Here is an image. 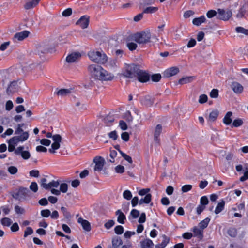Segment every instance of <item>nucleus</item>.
<instances>
[{
	"instance_id": "42",
	"label": "nucleus",
	"mask_w": 248,
	"mask_h": 248,
	"mask_svg": "<svg viewBox=\"0 0 248 248\" xmlns=\"http://www.w3.org/2000/svg\"><path fill=\"white\" fill-rule=\"evenodd\" d=\"M114 232L117 234H121L124 232V228L121 225L116 226L114 228Z\"/></svg>"
},
{
	"instance_id": "54",
	"label": "nucleus",
	"mask_w": 248,
	"mask_h": 248,
	"mask_svg": "<svg viewBox=\"0 0 248 248\" xmlns=\"http://www.w3.org/2000/svg\"><path fill=\"white\" fill-rule=\"evenodd\" d=\"M208 97L205 94H202L199 96V102L200 104H203L207 102Z\"/></svg>"
},
{
	"instance_id": "1",
	"label": "nucleus",
	"mask_w": 248,
	"mask_h": 248,
	"mask_svg": "<svg viewBox=\"0 0 248 248\" xmlns=\"http://www.w3.org/2000/svg\"><path fill=\"white\" fill-rule=\"evenodd\" d=\"M91 76L98 80L108 81L111 80L114 76L103 69L101 66L96 64H91L88 67Z\"/></svg>"
},
{
	"instance_id": "36",
	"label": "nucleus",
	"mask_w": 248,
	"mask_h": 248,
	"mask_svg": "<svg viewBox=\"0 0 248 248\" xmlns=\"http://www.w3.org/2000/svg\"><path fill=\"white\" fill-rule=\"evenodd\" d=\"M235 30L237 33L244 34L248 35V30L242 27H238L236 28Z\"/></svg>"
},
{
	"instance_id": "57",
	"label": "nucleus",
	"mask_w": 248,
	"mask_h": 248,
	"mask_svg": "<svg viewBox=\"0 0 248 248\" xmlns=\"http://www.w3.org/2000/svg\"><path fill=\"white\" fill-rule=\"evenodd\" d=\"M8 172L11 174H15L17 172V168L15 166H10L8 168Z\"/></svg>"
},
{
	"instance_id": "47",
	"label": "nucleus",
	"mask_w": 248,
	"mask_h": 248,
	"mask_svg": "<svg viewBox=\"0 0 248 248\" xmlns=\"http://www.w3.org/2000/svg\"><path fill=\"white\" fill-rule=\"evenodd\" d=\"M117 153L115 150H110L109 155L111 159L109 160V161L114 163L115 162L114 158L117 156Z\"/></svg>"
},
{
	"instance_id": "52",
	"label": "nucleus",
	"mask_w": 248,
	"mask_h": 248,
	"mask_svg": "<svg viewBox=\"0 0 248 248\" xmlns=\"http://www.w3.org/2000/svg\"><path fill=\"white\" fill-rule=\"evenodd\" d=\"M72 9L70 8H67V9L64 10L62 12V15L63 16L68 17V16H70L72 14Z\"/></svg>"
},
{
	"instance_id": "7",
	"label": "nucleus",
	"mask_w": 248,
	"mask_h": 248,
	"mask_svg": "<svg viewBox=\"0 0 248 248\" xmlns=\"http://www.w3.org/2000/svg\"><path fill=\"white\" fill-rule=\"evenodd\" d=\"M232 12L231 10L218 9L217 10V17L218 19L226 21L230 19L232 16Z\"/></svg>"
},
{
	"instance_id": "59",
	"label": "nucleus",
	"mask_w": 248,
	"mask_h": 248,
	"mask_svg": "<svg viewBox=\"0 0 248 248\" xmlns=\"http://www.w3.org/2000/svg\"><path fill=\"white\" fill-rule=\"evenodd\" d=\"M140 215V212L136 209H132L130 212V215L133 218H137Z\"/></svg>"
},
{
	"instance_id": "2",
	"label": "nucleus",
	"mask_w": 248,
	"mask_h": 248,
	"mask_svg": "<svg viewBox=\"0 0 248 248\" xmlns=\"http://www.w3.org/2000/svg\"><path fill=\"white\" fill-rule=\"evenodd\" d=\"M138 68V65L134 63L130 64H125L123 68L122 74L127 78H136V74Z\"/></svg>"
},
{
	"instance_id": "10",
	"label": "nucleus",
	"mask_w": 248,
	"mask_h": 248,
	"mask_svg": "<svg viewBox=\"0 0 248 248\" xmlns=\"http://www.w3.org/2000/svg\"><path fill=\"white\" fill-rule=\"evenodd\" d=\"M93 162L95 163L94 170L96 171H101L103 169L104 165V159L101 156H96L93 159Z\"/></svg>"
},
{
	"instance_id": "34",
	"label": "nucleus",
	"mask_w": 248,
	"mask_h": 248,
	"mask_svg": "<svg viewBox=\"0 0 248 248\" xmlns=\"http://www.w3.org/2000/svg\"><path fill=\"white\" fill-rule=\"evenodd\" d=\"M20 142H24L27 140L29 138V134L27 131L23 132L20 135L17 136Z\"/></svg>"
},
{
	"instance_id": "63",
	"label": "nucleus",
	"mask_w": 248,
	"mask_h": 248,
	"mask_svg": "<svg viewBox=\"0 0 248 248\" xmlns=\"http://www.w3.org/2000/svg\"><path fill=\"white\" fill-rule=\"evenodd\" d=\"M104 122L107 124H109L110 123H111L113 122L114 120V118L111 116H108L106 117H105L104 119Z\"/></svg>"
},
{
	"instance_id": "24",
	"label": "nucleus",
	"mask_w": 248,
	"mask_h": 248,
	"mask_svg": "<svg viewBox=\"0 0 248 248\" xmlns=\"http://www.w3.org/2000/svg\"><path fill=\"white\" fill-rule=\"evenodd\" d=\"M205 17L204 16H201L199 17L193 19L192 23L194 25L198 26L201 25L202 23L205 22Z\"/></svg>"
},
{
	"instance_id": "31",
	"label": "nucleus",
	"mask_w": 248,
	"mask_h": 248,
	"mask_svg": "<svg viewBox=\"0 0 248 248\" xmlns=\"http://www.w3.org/2000/svg\"><path fill=\"white\" fill-rule=\"evenodd\" d=\"M70 93H71L70 89H62L58 90L56 93L58 95L64 96H65V95L69 94Z\"/></svg>"
},
{
	"instance_id": "45",
	"label": "nucleus",
	"mask_w": 248,
	"mask_h": 248,
	"mask_svg": "<svg viewBox=\"0 0 248 248\" xmlns=\"http://www.w3.org/2000/svg\"><path fill=\"white\" fill-rule=\"evenodd\" d=\"M161 78V75L160 74H155L151 77V79L154 82H158Z\"/></svg>"
},
{
	"instance_id": "61",
	"label": "nucleus",
	"mask_w": 248,
	"mask_h": 248,
	"mask_svg": "<svg viewBox=\"0 0 248 248\" xmlns=\"http://www.w3.org/2000/svg\"><path fill=\"white\" fill-rule=\"evenodd\" d=\"M51 142L50 140H49L48 139H43L41 140H40V143L42 145L46 146L50 145V144H51Z\"/></svg>"
},
{
	"instance_id": "51",
	"label": "nucleus",
	"mask_w": 248,
	"mask_h": 248,
	"mask_svg": "<svg viewBox=\"0 0 248 248\" xmlns=\"http://www.w3.org/2000/svg\"><path fill=\"white\" fill-rule=\"evenodd\" d=\"M41 215L44 217H48L51 215V212L48 209H45L41 211Z\"/></svg>"
},
{
	"instance_id": "9",
	"label": "nucleus",
	"mask_w": 248,
	"mask_h": 248,
	"mask_svg": "<svg viewBox=\"0 0 248 248\" xmlns=\"http://www.w3.org/2000/svg\"><path fill=\"white\" fill-rule=\"evenodd\" d=\"M136 78H137L138 81L140 82H146L149 80L150 75L146 71L138 68L136 74Z\"/></svg>"
},
{
	"instance_id": "19",
	"label": "nucleus",
	"mask_w": 248,
	"mask_h": 248,
	"mask_svg": "<svg viewBox=\"0 0 248 248\" xmlns=\"http://www.w3.org/2000/svg\"><path fill=\"white\" fill-rule=\"evenodd\" d=\"M232 112H227L223 119V123L226 125H230L232 123Z\"/></svg>"
},
{
	"instance_id": "41",
	"label": "nucleus",
	"mask_w": 248,
	"mask_h": 248,
	"mask_svg": "<svg viewBox=\"0 0 248 248\" xmlns=\"http://www.w3.org/2000/svg\"><path fill=\"white\" fill-rule=\"evenodd\" d=\"M158 10V8L155 7H148L144 10V13H153L156 12Z\"/></svg>"
},
{
	"instance_id": "14",
	"label": "nucleus",
	"mask_w": 248,
	"mask_h": 248,
	"mask_svg": "<svg viewBox=\"0 0 248 248\" xmlns=\"http://www.w3.org/2000/svg\"><path fill=\"white\" fill-rule=\"evenodd\" d=\"M30 32L27 31H24L19 32H17L14 35L13 41L16 42L17 41H22L27 38Z\"/></svg>"
},
{
	"instance_id": "37",
	"label": "nucleus",
	"mask_w": 248,
	"mask_h": 248,
	"mask_svg": "<svg viewBox=\"0 0 248 248\" xmlns=\"http://www.w3.org/2000/svg\"><path fill=\"white\" fill-rule=\"evenodd\" d=\"M119 152L121 154L122 156L125 160H126L128 162H129V163H132L133 162V161H132V158L127 155L126 154L123 153L122 151H121V150H119Z\"/></svg>"
},
{
	"instance_id": "50",
	"label": "nucleus",
	"mask_w": 248,
	"mask_h": 248,
	"mask_svg": "<svg viewBox=\"0 0 248 248\" xmlns=\"http://www.w3.org/2000/svg\"><path fill=\"white\" fill-rule=\"evenodd\" d=\"M217 12L214 10H210L208 11L206 13V16L208 18H211L217 15Z\"/></svg>"
},
{
	"instance_id": "35",
	"label": "nucleus",
	"mask_w": 248,
	"mask_h": 248,
	"mask_svg": "<svg viewBox=\"0 0 248 248\" xmlns=\"http://www.w3.org/2000/svg\"><path fill=\"white\" fill-rule=\"evenodd\" d=\"M243 124V120L240 118L235 119L232 123V127H238L241 126Z\"/></svg>"
},
{
	"instance_id": "60",
	"label": "nucleus",
	"mask_w": 248,
	"mask_h": 248,
	"mask_svg": "<svg viewBox=\"0 0 248 248\" xmlns=\"http://www.w3.org/2000/svg\"><path fill=\"white\" fill-rule=\"evenodd\" d=\"M117 173H122L124 171V167L122 165H118L115 168Z\"/></svg>"
},
{
	"instance_id": "26",
	"label": "nucleus",
	"mask_w": 248,
	"mask_h": 248,
	"mask_svg": "<svg viewBox=\"0 0 248 248\" xmlns=\"http://www.w3.org/2000/svg\"><path fill=\"white\" fill-rule=\"evenodd\" d=\"M225 204V201L223 200H222L216 206L215 210V213L216 214L220 213L224 209Z\"/></svg>"
},
{
	"instance_id": "3",
	"label": "nucleus",
	"mask_w": 248,
	"mask_h": 248,
	"mask_svg": "<svg viewBox=\"0 0 248 248\" xmlns=\"http://www.w3.org/2000/svg\"><path fill=\"white\" fill-rule=\"evenodd\" d=\"M88 56L91 60L96 63L104 64L108 61L107 56L102 51H90L88 53Z\"/></svg>"
},
{
	"instance_id": "16",
	"label": "nucleus",
	"mask_w": 248,
	"mask_h": 248,
	"mask_svg": "<svg viewBox=\"0 0 248 248\" xmlns=\"http://www.w3.org/2000/svg\"><path fill=\"white\" fill-rule=\"evenodd\" d=\"M78 222L81 225L83 229L85 231L89 232L91 230V225L88 221L83 219L81 217H79L78 219Z\"/></svg>"
},
{
	"instance_id": "56",
	"label": "nucleus",
	"mask_w": 248,
	"mask_h": 248,
	"mask_svg": "<svg viewBox=\"0 0 248 248\" xmlns=\"http://www.w3.org/2000/svg\"><path fill=\"white\" fill-rule=\"evenodd\" d=\"M68 189V186L66 183H62L60 185V190L62 193H66Z\"/></svg>"
},
{
	"instance_id": "29",
	"label": "nucleus",
	"mask_w": 248,
	"mask_h": 248,
	"mask_svg": "<svg viewBox=\"0 0 248 248\" xmlns=\"http://www.w3.org/2000/svg\"><path fill=\"white\" fill-rule=\"evenodd\" d=\"M17 83L16 81H13L11 83L7 89V92L8 93H12L16 91Z\"/></svg>"
},
{
	"instance_id": "30",
	"label": "nucleus",
	"mask_w": 248,
	"mask_h": 248,
	"mask_svg": "<svg viewBox=\"0 0 248 248\" xmlns=\"http://www.w3.org/2000/svg\"><path fill=\"white\" fill-rule=\"evenodd\" d=\"M218 115V111L217 110H213L209 114V120L211 122L215 121Z\"/></svg>"
},
{
	"instance_id": "11",
	"label": "nucleus",
	"mask_w": 248,
	"mask_h": 248,
	"mask_svg": "<svg viewBox=\"0 0 248 248\" xmlns=\"http://www.w3.org/2000/svg\"><path fill=\"white\" fill-rule=\"evenodd\" d=\"M179 72V69L177 67H171L166 69L163 72V76L170 78L176 75Z\"/></svg>"
},
{
	"instance_id": "25",
	"label": "nucleus",
	"mask_w": 248,
	"mask_h": 248,
	"mask_svg": "<svg viewBox=\"0 0 248 248\" xmlns=\"http://www.w3.org/2000/svg\"><path fill=\"white\" fill-rule=\"evenodd\" d=\"M163 240L161 243L157 244L155 246V248H164L169 242V238L165 235H163Z\"/></svg>"
},
{
	"instance_id": "6",
	"label": "nucleus",
	"mask_w": 248,
	"mask_h": 248,
	"mask_svg": "<svg viewBox=\"0 0 248 248\" xmlns=\"http://www.w3.org/2000/svg\"><path fill=\"white\" fill-rule=\"evenodd\" d=\"M30 191L27 188L20 187L17 192L13 195V197L18 200H25L27 198L30 197Z\"/></svg>"
},
{
	"instance_id": "5",
	"label": "nucleus",
	"mask_w": 248,
	"mask_h": 248,
	"mask_svg": "<svg viewBox=\"0 0 248 248\" xmlns=\"http://www.w3.org/2000/svg\"><path fill=\"white\" fill-rule=\"evenodd\" d=\"M47 138H52L53 143L51 145V148L49 149V152L51 153H54L55 150L60 147V142L62 141V137L59 134L52 135L51 133L47 132L46 134Z\"/></svg>"
},
{
	"instance_id": "8",
	"label": "nucleus",
	"mask_w": 248,
	"mask_h": 248,
	"mask_svg": "<svg viewBox=\"0 0 248 248\" xmlns=\"http://www.w3.org/2000/svg\"><path fill=\"white\" fill-rule=\"evenodd\" d=\"M24 147L20 146L15 150V154L20 156L23 159L28 160L31 157V154L28 150H24Z\"/></svg>"
},
{
	"instance_id": "62",
	"label": "nucleus",
	"mask_w": 248,
	"mask_h": 248,
	"mask_svg": "<svg viewBox=\"0 0 248 248\" xmlns=\"http://www.w3.org/2000/svg\"><path fill=\"white\" fill-rule=\"evenodd\" d=\"M119 126L120 127L121 129L123 130H125L127 129V126L126 123L123 121L121 120L119 122Z\"/></svg>"
},
{
	"instance_id": "27",
	"label": "nucleus",
	"mask_w": 248,
	"mask_h": 248,
	"mask_svg": "<svg viewBox=\"0 0 248 248\" xmlns=\"http://www.w3.org/2000/svg\"><path fill=\"white\" fill-rule=\"evenodd\" d=\"M112 244L113 248H118L123 244L122 240L121 238L115 237L112 239Z\"/></svg>"
},
{
	"instance_id": "12",
	"label": "nucleus",
	"mask_w": 248,
	"mask_h": 248,
	"mask_svg": "<svg viewBox=\"0 0 248 248\" xmlns=\"http://www.w3.org/2000/svg\"><path fill=\"white\" fill-rule=\"evenodd\" d=\"M89 17L87 16H83L78 20L76 24L79 25L81 28H87L89 25Z\"/></svg>"
},
{
	"instance_id": "38",
	"label": "nucleus",
	"mask_w": 248,
	"mask_h": 248,
	"mask_svg": "<svg viewBox=\"0 0 248 248\" xmlns=\"http://www.w3.org/2000/svg\"><path fill=\"white\" fill-rule=\"evenodd\" d=\"M30 189L34 193L36 192L38 189L37 184L35 182H31L30 186Z\"/></svg>"
},
{
	"instance_id": "33",
	"label": "nucleus",
	"mask_w": 248,
	"mask_h": 248,
	"mask_svg": "<svg viewBox=\"0 0 248 248\" xmlns=\"http://www.w3.org/2000/svg\"><path fill=\"white\" fill-rule=\"evenodd\" d=\"M12 222V220L8 217H4L1 219V223L3 226L9 227Z\"/></svg>"
},
{
	"instance_id": "53",
	"label": "nucleus",
	"mask_w": 248,
	"mask_h": 248,
	"mask_svg": "<svg viewBox=\"0 0 248 248\" xmlns=\"http://www.w3.org/2000/svg\"><path fill=\"white\" fill-rule=\"evenodd\" d=\"M210 96L211 98H217L218 96V90L217 89H213L210 92Z\"/></svg>"
},
{
	"instance_id": "32",
	"label": "nucleus",
	"mask_w": 248,
	"mask_h": 248,
	"mask_svg": "<svg viewBox=\"0 0 248 248\" xmlns=\"http://www.w3.org/2000/svg\"><path fill=\"white\" fill-rule=\"evenodd\" d=\"M193 79L192 77H186L183 78L179 79V83L180 84H184L191 82Z\"/></svg>"
},
{
	"instance_id": "40",
	"label": "nucleus",
	"mask_w": 248,
	"mask_h": 248,
	"mask_svg": "<svg viewBox=\"0 0 248 248\" xmlns=\"http://www.w3.org/2000/svg\"><path fill=\"white\" fill-rule=\"evenodd\" d=\"M61 211L63 214V216L66 218H70L71 217V215L70 213L67 211V209L64 207H62L61 208Z\"/></svg>"
},
{
	"instance_id": "48",
	"label": "nucleus",
	"mask_w": 248,
	"mask_h": 248,
	"mask_svg": "<svg viewBox=\"0 0 248 248\" xmlns=\"http://www.w3.org/2000/svg\"><path fill=\"white\" fill-rule=\"evenodd\" d=\"M127 46L131 51H133L137 47V45L134 42H129L127 43Z\"/></svg>"
},
{
	"instance_id": "39",
	"label": "nucleus",
	"mask_w": 248,
	"mask_h": 248,
	"mask_svg": "<svg viewBox=\"0 0 248 248\" xmlns=\"http://www.w3.org/2000/svg\"><path fill=\"white\" fill-rule=\"evenodd\" d=\"M123 196L124 199L127 200H130L132 197L131 192L128 190L124 191L123 194Z\"/></svg>"
},
{
	"instance_id": "55",
	"label": "nucleus",
	"mask_w": 248,
	"mask_h": 248,
	"mask_svg": "<svg viewBox=\"0 0 248 248\" xmlns=\"http://www.w3.org/2000/svg\"><path fill=\"white\" fill-rule=\"evenodd\" d=\"M114 224L115 222L113 220H109L104 224V226L107 229H109Z\"/></svg>"
},
{
	"instance_id": "18",
	"label": "nucleus",
	"mask_w": 248,
	"mask_h": 248,
	"mask_svg": "<svg viewBox=\"0 0 248 248\" xmlns=\"http://www.w3.org/2000/svg\"><path fill=\"white\" fill-rule=\"evenodd\" d=\"M247 4H245L240 8L236 15V17L237 18H242L245 17L247 12Z\"/></svg>"
},
{
	"instance_id": "15",
	"label": "nucleus",
	"mask_w": 248,
	"mask_h": 248,
	"mask_svg": "<svg viewBox=\"0 0 248 248\" xmlns=\"http://www.w3.org/2000/svg\"><path fill=\"white\" fill-rule=\"evenodd\" d=\"M231 87L234 93L236 94H240L243 92V86L237 82H232Z\"/></svg>"
},
{
	"instance_id": "46",
	"label": "nucleus",
	"mask_w": 248,
	"mask_h": 248,
	"mask_svg": "<svg viewBox=\"0 0 248 248\" xmlns=\"http://www.w3.org/2000/svg\"><path fill=\"white\" fill-rule=\"evenodd\" d=\"M192 186L191 185H184L181 188L182 191L183 193H186L191 190Z\"/></svg>"
},
{
	"instance_id": "17",
	"label": "nucleus",
	"mask_w": 248,
	"mask_h": 248,
	"mask_svg": "<svg viewBox=\"0 0 248 248\" xmlns=\"http://www.w3.org/2000/svg\"><path fill=\"white\" fill-rule=\"evenodd\" d=\"M162 127L160 124H157L154 133V140L157 144H159L160 140L159 137L162 132Z\"/></svg>"
},
{
	"instance_id": "58",
	"label": "nucleus",
	"mask_w": 248,
	"mask_h": 248,
	"mask_svg": "<svg viewBox=\"0 0 248 248\" xmlns=\"http://www.w3.org/2000/svg\"><path fill=\"white\" fill-rule=\"evenodd\" d=\"M15 210L18 214H23L25 213V210L18 205H16L15 207Z\"/></svg>"
},
{
	"instance_id": "43",
	"label": "nucleus",
	"mask_w": 248,
	"mask_h": 248,
	"mask_svg": "<svg viewBox=\"0 0 248 248\" xmlns=\"http://www.w3.org/2000/svg\"><path fill=\"white\" fill-rule=\"evenodd\" d=\"M19 142H20V141L17 136L12 137L9 140V143L14 145H16Z\"/></svg>"
},
{
	"instance_id": "4",
	"label": "nucleus",
	"mask_w": 248,
	"mask_h": 248,
	"mask_svg": "<svg viewBox=\"0 0 248 248\" xmlns=\"http://www.w3.org/2000/svg\"><path fill=\"white\" fill-rule=\"evenodd\" d=\"M134 40L139 44H146L150 42L151 35L149 31L137 33L133 36Z\"/></svg>"
},
{
	"instance_id": "22",
	"label": "nucleus",
	"mask_w": 248,
	"mask_h": 248,
	"mask_svg": "<svg viewBox=\"0 0 248 248\" xmlns=\"http://www.w3.org/2000/svg\"><path fill=\"white\" fill-rule=\"evenodd\" d=\"M40 1V0H31L28 1L25 4L24 8L27 10L31 9L37 5Z\"/></svg>"
},
{
	"instance_id": "64",
	"label": "nucleus",
	"mask_w": 248,
	"mask_h": 248,
	"mask_svg": "<svg viewBox=\"0 0 248 248\" xmlns=\"http://www.w3.org/2000/svg\"><path fill=\"white\" fill-rule=\"evenodd\" d=\"M6 109L8 111L11 110L13 107V104L12 101L8 100L6 103Z\"/></svg>"
},
{
	"instance_id": "49",
	"label": "nucleus",
	"mask_w": 248,
	"mask_h": 248,
	"mask_svg": "<svg viewBox=\"0 0 248 248\" xmlns=\"http://www.w3.org/2000/svg\"><path fill=\"white\" fill-rule=\"evenodd\" d=\"M33 232V229L30 227H27V228L26 229V230L24 232V237H26L28 235H31V234H32Z\"/></svg>"
},
{
	"instance_id": "21",
	"label": "nucleus",
	"mask_w": 248,
	"mask_h": 248,
	"mask_svg": "<svg viewBox=\"0 0 248 248\" xmlns=\"http://www.w3.org/2000/svg\"><path fill=\"white\" fill-rule=\"evenodd\" d=\"M193 236L200 239L203 238V230L201 228H199L197 226H195L193 228Z\"/></svg>"
},
{
	"instance_id": "13",
	"label": "nucleus",
	"mask_w": 248,
	"mask_h": 248,
	"mask_svg": "<svg viewBox=\"0 0 248 248\" xmlns=\"http://www.w3.org/2000/svg\"><path fill=\"white\" fill-rule=\"evenodd\" d=\"M81 54L78 52H75L69 54L66 58V61L68 63L74 62L78 61L81 58Z\"/></svg>"
},
{
	"instance_id": "23",
	"label": "nucleus",
	"mask_w": 248,
	"mask_h": 248,
	"mask_svg": "<svg viewBox=\"0 0 248 248\" xmlns=\"http://www.w3.org/2000/svg\"><path fill=\"white\" fill-rule=\"evenodd\" d=\"M116 215L118 216L117 221L119 223L124 224V220L126 219V217L124 214L120 210H118L116 212Z\"/></svg>"
},
{
	"instance_id": "44",
	"label": "nucleus",
	"mask_w": 248,
	"mask_h": 248,
	"mask_svg": "<svg viewBox=\"0 0 248 248\" xmlns=\"http://www.w3.org/2000/svg\"><path fill=\"white\" fill-rule=\"evenodd\" d=\"M208 199L205 196H202L200 199V205L205 206L208 203Z\"/></svg>"
},
{
	"instance_id": "20",
	"label": "nucleus",
	"mask_w": 248,
	"mask_h": 248,
	"mask_svg": "<svg viewBox=\"0 0 248 248\" xmlns=\"http://www.w3.org/2000/svg\"><path fill=\"white\" fill-rule=\"evenodd\" d=\"M140 245L142 248H153L154 243L150 239H146L140 242Z\"/></svg>"
},
{
	"instance_id": "28",
	"label": "nucleus",
	"mask_w": 248,
	"mask_h": 248,
	"mask_svg": "<svg viewBox=\"0 0 248 248\" xmlns=\"http://www.w3.org/2000/svg\"><path fill=\"white\" fill-rule=\"evenodd\" d=\"M210 221V218L209 217H206L205 219L199 223V225L200 228L203 230L204 229L207 227Z\"/></svg>"
}]
</instances>
